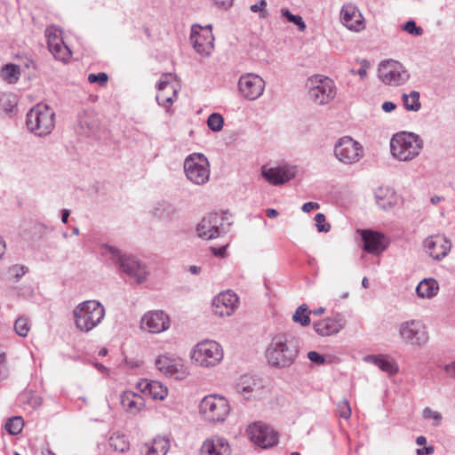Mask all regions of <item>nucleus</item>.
Wrapping results in <instances>:
<instances>
[{
	"label": "nucleus",
	"instance_id": "obj_14",
	"mask_svg": "<svg viewBox=\"0 0 455 455\" xmlns=\"http://www.w3.org/2000/svg\"><path fill=\"white\" fill-rule=\"evenodd\" d=\"M237 86L241 95L247 100L252 101L263 94L266 82L259 75L246 73L239 77Z\"/></svg>",
	"mask_w": 455,
	"mask_h": 455
},
{
	"label": "nucleus",
	"instance_id": "obj_56",
	"mask_svg": "<svg viewBox=\"0 0 455 455\" xmlns=\"http://www.w3.org/2000/svg\"><path fill=\"white\" fill-rule=\"evenodd\" d=\"M215 5L222 9H228L233 4V0H212Z\"/></svg>",
	"mask_w": 455,
	"mask_h": 455
},
{
	"label": "nucleus",
	"instance_id": "obj_48",
	"mask_svg": "<svg viewBox=\"0 0 455 455\" xmlns=\"http://www.w3.org/2000/svg\"><path fill=\"white\" fill-rule=\"evenodd\" d=\"M315 221L318 232L327 233L331 230V225L326 222V218L323 213H316Z\"/></svg>",
	"mask_w": 455,
	"mask_h": 455
},
{
	"label": "nucleus",
	"instance_id": "obj_27",
	"mask_svg": "<svg viewBox=\"0 0 455 455\" xmlns=\"http://www.w3.org/2000/svg\"><path fill=\"white\" fill-rule=\"evenodd\" d=\"M344 327V323L339 315L327 317L314 323L315 331L322 336H331L339 332Z\"/></svg>",
	"mask_w": 455,
	"mask_h": 455
},
{
	"label": "nucleus",
	"instance_id": "obj_46",
	"mask_svg": "<svg viewBox=\"0 0 455 455\" xmlns=\"http://www.w3.org/2000/svg\"><path fill=\"white\" fill-rule=\"evenodd\" d=\"M109 444L115 451L121 452L129 448V444L124 441V437L120 435L112 436L109 440Z\"/></svg>",
	"mask_w": 455,
	"mask_h": 455
},
{
	"label": "nucleus",
	"instance_id": "obj_54",
	"mask_svg": "<svg viewBox=\"0 0 455 455\" xmlns=\"http://www.w3.org/2000/svg\"><path fill=\"white\" fill-rule=\"evenodd\" d=\"M320 205L318 203H315V202H307V203H305L302 207H301V210L304 212H310L311 211L313 210H317L319 209Z\"/></svg>",
	"mask_w": 455,
	"mask_h": 455
},
{
	"label": "nucleus",
	"instance_id": "obj_28",
	"mask_svg": "<svg viewBox=\"0 0 455 455\" xmlns=\"http://www.w3.org/2000/svg\"><path fill=\"white\" fill-rule=\"evenodd\" d=\"M360 232L363 241V249L368 253L379 254L386 249L382 243L383 235L380 233L371 230H361Z\"/></svg>",
	"mask_w": 455,
	"mask_h": 455
},
{
	"label": "nucleus",
	"instance_id": "obj_2",
	"mask_svg": "<svg viewBox=\"0 0 455 455\" xmlns=\"http://www.w3.org/2000/svg\"><path fill=\"white\" fill-rule=\"evenodd\" d=\"M423 145V140L419 135L410 132H400L392 136L390 151L394 158L408 162L419 155Z\"/></svg>",
	"mask_w": 455,
	"mask_h": 455
},
{
	"label": "nucleus",
	"instance_id": "obj_40",
	"mask_svg": "<svg viewBox=\"0 0 455 455\" xmlns=\"http://www.w3.org/2000/svg\"><path fill=\"white\" fill-rule=\"evenodd\" d=\"M281 14H282V17L286 18L289 22L296 25L298 27V29L300 32H303L306 30L307 26H306V23L303 20L301 16L295 15V14L291 13L288 9H285V8L281 9Z\"/></svg>",
	"mask_w": 455,
	"mask_h": 455
},
{
	"label": "nucleus",
	"instance_id": "obj_15",
	"mask_svg": "<svg viewBox=\"0 0 455 455\" xmlns=\"http://www.w3.org/2000/svg\"><path fill=\"white\" fill-rule=\"evenodd\" d=\"M117 273L125 275L137 284L146 282L149 275L147 264L131 254H127L124 259H123Z\"/></svg>",
	"mask_w": 455,
	"mask_h": 455
},
{
	"label": "nucleus",
	"instance_id": "obj_38",
	"mask_svg": "<svg viewBox=\"0 0 455 455\" xmlns=\"http://www.w3.org/2000/svg\"><path fill=\"white\" fill-rule=\"evenodd\" d=\"M23 427L24 420L19 416L10 418L4 425L5 430L12 435H19L22 431Z\"/></svg>",
	"mask_w": 455,
	"mask_h": 455
},
{
	"label": "nucleus",
	"instance_id": "obj_18",
	"mask_svg": "<svg viewBox=\"0 0 455 455\" xmlns=\"http://www.w3.org/2000/svg\"><path fill=\"white\" fill-rule=\"evenodd\" d=\"M296 172V166L289 164L270 168L263 166L261 171L264 179L274 186L281 185L291 180L295 177Z\"/></svg>",
	"mask_w": 455,
	"mask_h": 455
},
{
	"label": "nucleus",
	"instance_id": "obj_24",
	"mask_svg": "<svg viewBox=\"0 0 455 455\" xmlns=\"http://www.w3.org/2000/svg\"><path fill=\"white\" fill-rule=\"evenodd\" d=\"M363 361L378 367L381 371L389 376L395 375L399 371L397 363L389 355L377 354L363 356Z\"/></svg>",
	"mask_w": 455,
	"mask_h": 455
},
{
	"label": "nucleus",
	"instance_id": "obj_63",
	"mask_svg": "<svg viewBox=\"0 0 455 455\" xmlns=\"http://www.w3.org/2000/svg\"><path fill=\"white\" fill-rule=\"evenodd\" d=\"M324 312H325V308L323 307H319L312 311H309L308 315L313 314L315 315H323Z\"/></svg>",
	"mask_w": 455,
	"mask_h": 455
},
{
	"label": "nucleus",
	"instance_id": "obj_7",
	"mask_svg": "<svg viewBox=\"0 0 455 455\" xmlns=\"http://www.w3.org/2000/svg\"><path fill=\"white\" fill-rule=\"evenodd\" d=\"M230 404L228 399L219 395L204 396L199 404V412L209 422H224L230 413Z\"/></svg>",
	"mask_w": 455,
	"mask_h": 455
},
{
	"label": "nucleus",
	"instance_id": "obj_29",
	"mask_svg": "<svg viewBox=\"0 0 455 455\" xmlns=\"http://www.w3.org/2000/svg\"><path fill=\"white\" fill-rule=\"evenodd\" d=\"M138 388L154 400H164L168 395V388L156 380L142 379L138 383Z\"/></svg>",
	"mask_w": 455,
	"mask_h": 455
},
{
	"label": "nucleus",
	"instance_id": "obj_41",
	"mask_svg": "<svg viewBox=\"0 0 455 455\" xmlns=\"http://www.w3.org/2000/svg\"><path fill=\"white\" fill-rule=\"evenodd\" d=\"M15 332L20 337H27L30 331V323L25 316L19 317L14 323Z\"/></svg>",
	"mask_w": 455,
	"mask_h": 455
},
{
	"label": "nucleus",
	"instance_id": "obj_39",
	"mask_svg": "<svg viewBox=\"0 0 455 455\" xmlns=\"http://www.w3.org/2000/svg\"><path fill=\"white\" fill-rule=\"evenodd\" d=\"M292 320L295 323H300L302 326L309 325L310 317L308 315V307L306 304L300 305L292 315Z\"/></svg>",
	"mask_w": 455,
	"mask_h": 455
},
{
	"label": "nucleus",
	"instance_id": "obj_31",
	"mask_svg": "<svg viewBox=\"0 0 455 455\" xmlns=\"http://www.w3.org/2000/svg\"><path fill=\"white\" fill-rule=\"evenodd\" d=\"M120 403L127 412L136 413L144 406V399L140 395L127 390L120 395Z\"/></svg>",
	"mask_w": 455,
	"mask_h": 455
},
{
	"label": "nucleus",
	"instance_id": "obj_1",
	"mask_svg": "<svg viewBox=\"0 0 455 455\" xmlns=\"http://www.w3.org/2000/svg\"><path fill=\"white\" fill-rule=\"evenodd\" d=\"M299 352V341L292 334L275 335L266 350V358L269 365L284 369L294 363Z\"/></svg>",
	"mask_w": 455,
	"mask_h": 455
},
{
	"label": "nucleus",
	"instance_id": "obj_10",
	"mask_svg": "<svg viewBox=\"0 0 455 455\" xmlns=\"http://www.w3.org/2000/svg\"><path fill=\"white\" fill-rule=\"evenodd\" d=\"M401 340L410 346L423 347L428 340L425 324L419 320H407L398 325Z\"/></svg>",
	"mask_w": 455,
	"mask_h": 455
},
{
	"label": "nucleus",
	"instance_id": "obj_34",
	"mask_svg": "<svg viewBox=\"0 0 455 455\" xmlns=\"http://www.w3.org/2000/svg\"><path fill=\"white\" fill-rule=\"evenodd\" d=\"M170 441L164 436L156 437L150 445L147 446L145 455H166L170 450Z\"/></svg>",
	"mask_w": 455,
	"mask_h": 455
},
{
	"label": "nucleus",
	"instance_id": "obj_30",
	"mask_svg": "<svg viewBox=\"0 0 455 455\" xmlns=\"http://www.w3.org/2000/svg\"><path fill=\"white\" fill-rule=\"evenodd\" d=\"M376 204L382 210H389L397 203L395 192L389 187H379L374 192Z\"/></svg>",
	"mask_w": 455,
	"mask_h": 455
},
{
	"label": "nucleus",
	"instance_id": "obj_43",
	"mask_svg": "<svg viewBox=\"0 0 455 455\" xmlns=\"http://www.w3.org/2000/svg\"><path fill=\"white\" fill-rule=\"evenodd\" d=\"M207 125L212 132H220L224 125V118L219 113H212L207 119Z\"/></svg>",
	"mask_w": 455,
	"mask_h": 455
},
{
	"label": "nucleus",
	"instance_id": "obj_64",
	"mask_svg": "<svg viewBox=\"0 0 455 455\" xmlns=\"http://www.w3.org/2000/svg\"><path fill=\"white\" fill-rule=\"evenodd\" d=\"M202 268L198 266H190L189 272L193 275H198L201 273Z\"/></svg>",
	"mask_w": 455,
	"mask_h": 455
},
{
	"label": "nucleus",
	"instance_id": "obj_61",
	"mask_svg": "<svg viewBox=\"0 0 455 455\" xmlns=\"http://www.w3.org/2000/svg\"><path fill=\"white\" fill-rule=\"evenodd\" d=\"M5 242L4 241L3 237L0 236V259L3 258L5 252Z\"/></svg>",
	"mask_w": 455,
	"mask_h": 455
},
{
	"label": "nucleus",
	"instance_id": "obj_26",
	"mask_svg": "<svg viewBox=\"0 0 455 455\" xmlns=\"http://www.w3.org/2000/svg\"><path fill=\"white\" fill-rule=\"evenodd\" d=\"M199 455H231V448L225 438L213 436L203 443Z\"/></svg>",
	"mask_w": 455,
	"mask_h": 455
},
{
	"label": "nucleus",
	"instance_id": "obj_16",
	"mask_svg": "<svg viewBox=\"0 0 455 455\" xmlns=\"http://www.w3.org/2000/svg\"><path fill=\"white\" fill-rule=\"evenodd\" d=\"M247 434L252 443L267 449L278 443L277 433L269 426L261 422H255L247 428Z\"/></svg>",
	"mask_w": 455,
	"mask_h": 455
},
{
	"label": "nucleus",
	"instance_id": "obj_20",
	"mask_svg": "<svg viewBox=\"0 0 455 455\" xmlns=\"http://www.w3.org/2000/svg\"><path fill=\"white\" fill-rule=\"evenodd\" d=\"M238 297L232 291L219 293L212 301V310L220 316H229L237 307Z\"/></svg>",
	"mask_w": 455,
	"mask_h": 455
},
{
	"label": "nucleus",
	"instance_id": "obj_49",
	"mask_svg": "<svg viewBox=\"0 0 455 455\" xmlns=\"http://www.w3.org/2000/svg\"><path fill=\"white\" fill-rule=\"evenodd\" d=\"M402 28L403 30L412 36H419L423 34V29L420 27H418L414 20H409L405 22L403 25Z\"/></svg>",
	"mask_w": 455,
	"mask_h": 455
},
{
	"label": "nucleus",
	"instance_id": "obj_19",
	"mask_svg": "<svg viewBox=\"0 0 455 455\" xmlns=\"http://www.w3.org/2000/svg\"><path fill=\"white\" fill-rule=\"evenodd\" d=\"M424 247L431 258L439 261L448 255L451 243L444 235H430L424 240Z\"/></svg>",
	"mask_w": 455,
	"mask_h": 455
},
{
	"label": "nucleus",
	"instance_id": "obj_33",
	"mask_svg": "<svg viewBox=\"0 0 455 455\" xmlns=\"http://www.w3.org/2000/svg\"><path fill=\"white\" fill-rule=\"evenodd\" d=\"M438 283L433 278L423 279L416 287L417 295L422 299H430L438 292Z\"/></svg>",
	"mask_w": 455,
	"mask_h": 455
},
{
	"label": "nucleus",
	"instance_id": "obj_11",
	"mask_svg": "<svg viewBox=\"0 0 455 455\" xmlns=\"http://www.w3.org/2000/svg\"><path fill=\"white\" fill-rule=\"evenodd\" d=\"M333 153L339 162L350 165L363 158V148L351 137L343 136L335 143Z\"/></svg>",
	"mask_w": 455,
	"mask_h": 455
},
{
	"label": "nucleus",
	"instance_id": "obj_25",
	"mask_svg": "<svg viewBox=\"0 0 455 455\" xmlns=\"http://www.w3.org/2000/svg\"><path fill=\"white\" fill-rule=\"evenodd\" d=\"M235 390L238 394L243 395L245 399L255 398L261 395L263 385L259 379L250 375H243L236 384Z\"/></svg>",
	"mask_w": 455,
	"mask_h": 455
},
{
	"label": "nucleus",
	"instance_id": "obj_47",
	"mask_svg": "<svg viewBox=\"0 0 455 455\" xmlns=\"http://www.w3.org/2000/svg\"><path fill=\"white\" fill-rule=\"evenodd\" d=\"M422 417L426 420H433L434 426H438L442 421V414L438 411H433L428 407L423 410Z\"/></svg>",
	"mask_w": 455,
	"mask_h": 455
},
{
	"label": "nucleus",
	"instance_id": "obj_23",
	"mask_svg": "<svg viewBox=\"0 0 455 455\" xmlns=\"http://www.w3.org/2000/svg\"><path fill=\"white\" fill-rule=\"evenodd\" d=\"M191 41L196 52L204 56H210L214 48V36L212 25H208L202 32L192 31Z\"/></svg>",
	"mask_w": 455,
	"mask_h": 455
},
{
	"label": "nucleus",
	"instance_id": "obj_45",
	"mask_svg": "<svg viewBox=\"0 0 455 455\" xmlns=\"http://www.w3.org/2000/svg\"><path fill=\"white\" fill-rule=\"evenodd\" d=\"M337 413L345 419H348L351 417V407L347 399L344 398L337 403Z\"/></svg>",
	"mask_w": 455,
	"mask_h": 455
},
{
	"label": "nucleus",
	"instance_id": "obj_8",
	"mask_svg": "<svg viewBox=\"0 0 455 455\" xmlns=\"http://www.w3.org/2000/svg\"><path fill=\"white\" fill-rule=\"evenodd\" d=\"M308 99L316 105H325L331 101L337 89L332 79L322 75H315L307 79Z\"/></svg>",
	"mask_w": 455,
	"mask_h": 455
},
{
	"label": "nucleus",
	"instance_id": "obj_22",
	"mask_svg": "<svg viewBox=\"0 0 455 455\" xmlns=\"http://www.w3.org/2000/svg\"><path fill=\"white\" fill-rule=\"evenodd\" d=\"M172 79V74H164L156 85L158 91L156 100L160 106L165 108H169L172 105L177 96V90L171 83Z\"/></svg>",
	"mask_w": 455,
	"mask_h": 455
},
{
	"label": "nucleus",
	"instance_id": "obj_17",
	"mask_svg": "<svg viewBox=\"0 0 455 455\" xmlns=\"http://www.w3.org/2000/svg\"><path fill=\"white\" fill-rule=\"evenodd\" d=\"M140 328L151 333H160L170 328L169 316L162 310L148 311L141 317Z\"/></svg>",
	"mask_w": 455,
	"mask_h": 455
},
{
	"label": "nucleus",
	"instance_id": "obj_51",
	"mask_svg": "<svg viewBox=\"0 0 455 455\" xmlns=\"http://www.w3.org/2000/svg\"><path fill=\"white\" fill-rule=\"evenodd\" d=\"M308 360L317 365H323L326 363H330L331 360H327L326 357L316 351H309L307 355Z\"/></svg>",
	"mask_w": 455,
	"mask_h": 455
},
{
	"label": "nucleus",
	"instance_id": "obj_44",
	"mask_svg": "<svg viewBox=\"0 0 455 455\" xmlns=\"http://www.w3.org/2000/svg\"><path fill=\"white\" fill-rule=\"evenodd\" d=\"M90 117L88 116L86 112L81 113L78 116V124L83 132L86 134H89L90 132H93L96 124L92 120H89Z\"/></svg>",
	"mask_w": 455,
	"mask_h": 455
},
{
	"label": "nucleus",
	"instance_id": "obj_37",
	"mask_svg": "<svg viewBox=\"0 0 455 455\" xmlns=\"http://www.w3.org/2000/svg\"><path fill=\"white\" fill-rule=\"evenodd\" d=\"M0 76L9 84H14L20 77V68L14 64H7L2 68Z\"/></svg>",
	"mask_w": 455,
	"mask_h": 455
},
{
	"label": "nucleus",
	"instance_id": "obj_57",
	"mask_svg": "<svg viewBox=\"0 0 455 455\" xmlns=\"http://www.w3.org/2000/svg\"><path fill=\"white\" fill-rule=\"evenodd\" d=\"M396 108V105L393 103L392 101H385L383 102L381 108L386 113H390L393 110H395Z\"/></svg>",
	"mask_w": 455,
	"mask_h": 455
},
{
	"label": "nucleus",
	"instance_id": "obj_50",
	"mask_svg": "<svg viewBox=\"0 0 455 455\" xmlns=\"http://www.w3.org/2000/svg\"><path fill=\"white\" fill-rule=\"evenodd\" d=\"M87 79H88V82L91 84L97 83L99 85L104 86L108 80V76L104 72H100L98 74L92 73V74H89Z\"/></svg>",
	"mask_w": 455,
	"mask_h": 455
},
{
	"label": "nucleus",
	"instance_id": "obj_13",
	"mask_svg": "<svg viewBox=\"0 0 455 455\" xmlns=\"http://www.w3.org/2000/svg\"><path fill=\"white\" fill-rule=\"evenodd\" d=\"M379 78L386 84L397 86L406 83L410 75L406 68L394 60H383L378 69Z\"/></svg>",
	"mask_w": 455,
	"mask_h": 455
},
{
	"label": "nucleus",
	"instance_id": "obj_62",
	"mask_svg": "<svg viewBox=\"0 0 455 455\" xmlns=\"http://www.w3.org/2000/svg\"><path fill=\"white\" fill-rule=\"evenodd\" d=\"M61 221L63 223H67L68 220V217H69V211L67 210V209H63L62 212H61Z\"/></svg>",
	"mask_w": 455,
	"mask_h": 455
},
{
	"label": "nucleus",
	"instance_id": "obj_35",
	"mask_svg": "<svg viewBox=\"0 0 455 455\" xmlns=\"http://www.w3.org/2000/svg\"><path fill=\"white\" fill-rule=\"evenodd\" d=\"M419 98L420 94L417 91H411L410 93H403L402 100L404 108L411 112L419 111L421 108Z\"/></svg>",
	"mask_w": 455,
	"mask_h": 455
},
{
	"label": "nucleus",
	"instance_id": "obj_52",
	"mask_svg": "<svg viewBox=\"0 0 455 455\" xmlns=\"http://www.w3.org/2000/svg\"><path fill=\"white\" fill-rule=\"evenodd\" d=\"M267 4L266 0H259L258 3L251 4L250 6V10L252 12H260V17L266 18L267 16V13L265 11Z\"/></svg>",
	"mask_w": 455,
	"mask_h": 455
},
{
	"label": "nucleus",
	"instance_id": "obj_58",
	"mask_svg": "<svg viewBox=\"0 0 455 455\" xmlns=\"http://www.w3.org/2000/svg\"><path fill=\"white\" fill-rule=\"evenodd\" d=\"M226 250H227V245H224V246H220V247H218V248H212V253L217 256V257H225L226 255Z\"/></svg>",
	"mask_w": 455,
	"mask_h": 455
},
{
	"label": "nucleus",
	"instance_id": "obj_4",
	"mask_svg": "<svg viewBox=\"0 0 455 455\" xmlns=\"http://www.w3.org/2000/svg\"><path fill=\"white\" fill-rule=\"evenodd\" d=\"M26 125L36 136H46L55 127V112L46 104H37L28 112Z\"/></svg>",
	"mask_w": 455,
	"mask_h": 455
},
{
	"label": "nucleus",
	"instance_id": "obj_12",
	"mask_svg": "<svg viewBox=\"0 0 455 455\" xmlns=\"http://www.w3.org/2000/svg\"><path fill=\"white\" fill-rule=\"evenodd\" d=\"M156 368L164 376L174 379H184L188 375L183 359L174 355L164 354L155 360Z\"/></svg>",
	"mask_w": 455,
	"mask_h": 455
},
{
	"label": "nucleus",
	"instance_id": "obj_59",
	"mask_svg": "<svg viewBox=\"0 0 455 455\" xmlns=\"http://www.w3.org/2000/svg\"><path fill=\"white\" fill-rule=\"evenodd\" d=\"M443 370L449 374L451 377L455 378V361L444 365Z\"/></svg>",
	"mask_w": 455,
	"mask_h": 455
},
{
	"label": "nucleus",
	"instance_id": "obj_55",
	"mask_svg": "<svg viewBox=\"0 0 455 455\" xmlns=\"http://www.w3.org/2000/svg\"><path fill=\"white\" fill-rule=\"evenodd\" d=\"M435 451V449L433 446H425L423 448L417 449L416 454L417 455H431Z\"/></svg>",
	"mask_w": 455,
	"mask_h": 455
},
{
	"label": "nucleus",
	"instance_id": "obj_42",
	"mask_svg": "<svg viewBox=\"0 0 455 455\" xmlns=\"http://www.w3.org/2000/svg\"><path fill=\"white\" fill-rule=\"evenodd\" d=\"M45 36L47 38L48 48L52 47L55 43H59V40H63L61 30L54 26L48 27L45 29Z\"/></svg>",
	"mask_w": 455,
	"mask_h": 455
},
{
	"label": "nucleus",
	"instance_id": "obj_6",
	"mask_svg": "<svg viewBox=\"0 0 455 455\" xmlns=\"http://www.w3.org/2000/svg\"><path fill=\"white\" fill-rule=\"evenodd\" d=\"M222 347L215 340L204 339L194 346L190 357L198 365L211 368L223 359Z\"/></svg>",
	"mask_w": 455,
	"mask_h": 455
},
{
	"label": "nucleus",
	"instance_id": "obj_32",
	"mask_svg": "<svg viewBox=\"0 0 455 455\" xmlns=\"http://www.w3.org/2000/svg\"><path fill=\"white\" fill-rule=\"evenodd\" d=\"M100 256L108 263L115 266L116 270L124 259L127 253L123 252L117 247L108 243H102L99 248Z\"/></svg>",
	"mask_w": 455,
	"mask_h": 455
},
{
	"label": "nucleus",
	"instance_id": "obj_53",
	"mask_svg": "<svg viewBox=\"0 0 455 455\" xmlns=\"http://www.w3.org/2000/svg\"><path fill=\"white\" fill-rule=\"evenodd\" d=\"M27 271V267L20 265H14L9 268V273L15 277L16 281L22 277Z\"/></svg>",
	"mask_w": 455,
	"mask_h": 455
},
{
	"label": "nucleus",
	"instance_id": "obj_21",
	"mask_svg": "<svg viewBox=\"0 0 455 455\" xmlns=\"http://www.w3.org/2000/svg\"><path fill=\"white\" fill-rule=\"evenodd\" d=\"M340 21L349 30L359 32L364 28V19L358 8L347 3L340 10Z\"/></svg>",
	"mask_w": 455,
	"mask_h": 455
},
{
	"label": "nucleus",
	"instance_id": "obj_9",
	"mask_svg": "<svg viewBox=\"0 0 455 455\" xmlns=\"http://www.w3.org/2000/svg\"><path fill=\"white\" fill-rule=\"evenodd\" d=\"M231 222L223 214L213 212L204 217L197 224L199 237L205 240L214 239L228 231Z\"/></svg>",
	"mask_w": 455,
	"mask_h": 455
},
{
	"label": "nucleus",
	"instance_id": "obj_36",
	"mask_svg": "<svg viewBox=\"0 0 455 455\" xmlns=\"http://www.w3.org/2000/svg\"><path fill=\"white\" fill-rule=\"evenodd\" d=\"M49 51L56 60L61 61H67L71 57V51L63 40H59V43L57 42L55 44H52Z\"/></svg>",
	"mask_w": 455,
	"mask_h": 455
},
{
	"label": "nucleus",
	"instance_id": "obj_3",
	"mask_svg": "<svg viewBox=\"0 0 455 455\" xmlns=\"http://www.w3.org/2000/svg\"><path fill=\"white\" fill-rule=\"evenodd\" d=\"M105 313V307L100 301H83L73 311L76 326L81 331L89 332L102 322Z\"/></svg>",
	"mask_w": 455,
	"mask_h": 455
},
{
	"label": "nucleus",
	"instance_id": "obj_5",
	"mask_svg": "<svg viewBox=\"0 0 455 455\" xmlns=\"http://www.w3.org/2000/svg\"><path fill=\"white\" fill-rule=\"evenodd\" d=\"M186 178L193 184L202 186L210 180L211 165L208 158L202 153L188 155L183 163Z\"/></svg>",
	"mask_w": 455,
	"mask_h": 455
},
{
	"label": "nucleus",
	"instance_id": "obj_60",
	"mask_svg": "<svg viewBox=\"0 0 455 455\" xmlns=\"http://www.w3.org/2000/svg\"><path fill=\"white\" fill-rule=\"evenodd\" d=\"M266 214L269 219H274L278 216V212L275 209L268 208L266 210Z\"/></svg>",
	"mask_w": 455,
	"mask_h": 455
}]
</instances>
